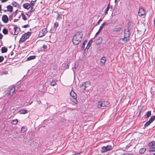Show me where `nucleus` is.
<instances>
[{
  "label": "nucleus",
  "instance_id": "1",
  "mask_svg": "<svg viewBox=\"0 0 155 155\" xmlns=\"http://www.w3.org/2000/svg\"><path fill=\"white\" fill-rule=\"evenodd\" d=\"M83 37V34L81 32H78L76 33L72 39V42L75 45L78 44L81 41Z\"/></svg>",
  "mask_w": 155,
  "mask_h": 155
},
{
  "label": "nucleus",
  "instance_id": "38",
  "mask_svg": "<svg viewBox=\"0 0 155 155\" xmlns=\"http://www.w3.org/2000/svg\"><path fill=\"white\" fill-rule=\"evenodd\" d=\"M4 59V57L2 56H0V63L2 62Z\"/></svg>",
  "mask_w": 155,
  "mask_h": 155
},
{
  "label": "nucleus",
  "instance_id": "15",
  "mask_svg": "<svg viewBox=\"0 0 155 155\" xmlns=\"http://www.w3.org/2000/svg\"><path fill=\"white\" fill-rule=\"evenodd\" d=\"M7 11H10V12H12V7L10 5H8L7 6Z\"/></svg>",
  "mask_w": 155,
  "mask_h": 155
},
{
  "label": "nucleus",
  "instance_id": "10",
  "mask_svg": "<svg viewBox=\"0 0 155 155\" xmlns=\"http://www.w3.org/2000/svg\"><path fill=\"white\" fill-rule=\"evenodd\" d=\"M2 19L4 23H7L9 19L6 15H3L2 17Z\"/></svg>",
  "mask_w": 155,
  "mask_h": 155
},
{
  "label": "nucleus",
  "instance_id": "24",
  "mask_svg": "<svg viewBox=\"0 0 155 155\" xmlns=\"http://www.w3.org/2000/svg\"><path fill=\"white\" fill-rule=\"evenodd\" d=\"M18 121L17 119L13 120L11 122V124H12L16 125L18 123Z\"/></svg>",
  "mask_w": 155,
  "mask_h": 155
},
{
  "label": "nucleus",
  "instance_id": "31",
  "mask_svg": "<svg viewBox=\"0 0 155 155\" xmlns=\"http://www.w3.org/2000/svg\"><path fill=\"white\" fill-rule=\"evenodd\" d=\"M155 119V116H153L151 117L149 121L151 123Z\"/></svg>",
  "mask_w": 155,
  "mask_h": 155
},
{
  "label": "nucleus",
  "instance_id": "54",
  "mask_svg": "<svg viewBox=\"0 0 155 155\" xmlns=\"http://www.w3.org/2000/svg\"><path fill=\"white\" fill-rule=\"evenodd\" d=\"M26 14L28 15V14Z\"/></svg>",
  "mask_w": 155,
  "mask_h": 155
},
{
  "label": "nucleus",
  "instance_id": "27",
  "mask_svg": "<svg viewBox=\"0 0 155 155\" xmlns=\"http://www.w3.org/2000/svg\"><path fill=\"white\" fill-rule=\"evenodd\" d=\"M2 32L5 35H7L8 34V30L6 28H4Z\"/></svg>",
  "mask_w": 155,
  "mask_h": 155
},
{
  "label": "nucleus",
  "instance_id": "18",
  "mask_svg": "<svg viewBox=\"0 0 155 155\" xmlns=\"http://www.w3.org/2000/svg\"><path fill=\"white\" fill-rule=\"evenodd\" d=\"M19 112L20 114H25L28 113L27 110L24 109H21L20 111Z\"/></svg>",
  "mask_w": 155,
  "mask_h": 155
},
{
  "label": "nucleus",
  "instance_id": "5",
  "mask_svg": "<svg viewBox=\"0 0 155 155\" xmlns=\"http://www.w3.org/2000/svg\"><path fill=\"white\" fill-rule=\"evenodd\" d=\"M130 34V33L129 29L128 28L126 29L124 32V37L123 39V40L127 41L129 38Z\"/></svg>",
  "mask_w": 155,
  "mask_h": 155
},
{
  "label": "nucleus",
  "instance_id": "40",
  "mask_svg": "<svg viewBox=\"0 0 155 155\" xmlns=\"http://www.w3.org/2000/svg\"><path fill=\"white\" fill-rule=\"evenodd\" d=\"M12 17H13V16L12 15H10L9 16V20L10 21H11V20H12Z\"/></svg>",
  "mask_w": 155,
  "mask_h": 155
},
{
  "label": "nucleus",
  "instance_id": "25",
  "mask_svg": "<svg viewBox=\"0 0 155 155\" xmlns=\"http://www.w3.org/2000/svg\"><path fill=\"white\" fill-rule=\"evenodd\" d=\"M27 130V129L26 128L24 127H22L21 130V133H24Z\"/></svg>",
  "mask_w": 155,
  "mask_h": 155
},
{
  "label": "nucleus",
  "instance_id": "13",
  "mask_svg": "<svg viewBox=\"0 0 155 155\" xmlns=\"http://www.w3.org/2000/svg\"><path fill=\"white\" fill-rule=\"evenodd\" d=\"M106 61V58L105 57H103L101 58V62L103 65H104Z\"/></svg>",
  "mask_w": 155,
  "mask_h": 155
},
{
  "label": "nucleus",
  "instance_id": "4",
  "mask_svg": "<svg viewBox=\"0 0 155 155\" xmlns=\"http://www.w3.org/2000/svg\"><path fill=\"white\" fill-rule=\"evenodd\" d=\"M109 103L107 101H100L98 102V107L100 108L101 107H106L109 106Z\"/></svg>",
  "mask_w": 155,
  "mask_h": 155
},
{
  "label": "nucleus",
  "instance_id": "53",
  "mask_svg": "<svg viewBox=\"0 0 155 155\" xmlns=\"http://www.w3.org/2000/svg\"><path fill=\"white\" fill-rule=\"evenodd\" d=\"M117 0H115V2H116L117 1Z\"/></svg>",
  "mask_w": 155,
  "mask_h": 155
},
{
  "label": "nucleus",
  "instance_id": "29",
  "mask_svg": "<svg viewBox=\"0 0 155 155\" xmlns=\"http://www.w3.org/2000/svg\"><path fill=\"white\" fill-rule=\"evenodd\" d=\"M149 152H153L155 151V147H152L150 148L149 149Z\"/></svg>",
  "mask_w": 155,
  "mask_h": 155
},
{
  "label": "nucleus",
  "instance_id": "34",
  "mask_svg": "<svg viewBox=\"0 0 155 155\" xmlns=\"http://www.w3.org/2000/svg\"><path fill=\"white\" fill-rule=\"evenodd\" d=\"M151 123L149 120L144 125L145 127H146L148 126Z\"/></svg>",
  "mask_w": 155,
  "mask_h": 155
},
{
  "label": "nucleus",
  "instance_id": "6",
  "mask_svg": "<svg viewBox=\"0 0 155 155\" xmlns=\"http://www.w3.org/2000/svg\"><path fill=\"white\" fill-rule=\"evenodd\" d=\"M15 91V87L13 86H10L8 88V91L7 93L8 95H12Z\"/></svg>",
  "mask_w": 155,
  "mask_h": 155
},
{
  "label": "nucleus",
  "instance_id": "41",
  "mask_svg": "<svg viewBox=\"0 0 155 155\" xmlns=\"http://www.w3.org/2000/svg\"><path fill=\"white\" fill-rule=\"evenodd\" d=\"M34 11V9H33V7H31V9L30 11V13H31L32 12H33Z\"/></svg>",
  "mask_w": 155,
  "mask_h": 155
},
{
  "label": "nucleus",
  "instance_id": "30",
  "mask_svg": "<svg viewBox=\"0 0 155 155\" xmlns=\"http://www.w3.org/2000/svg\"><path fill=\"white\" fill-rule=\"evenodd\" d=\"M106 24V23L105 22H104L102 25H101L100 26V28H99V30L100 31H101V30H102V28H103L104 27V26Z\"/></svg>",
  "mask_w": 155,
  "mask_h": 155
},
{
  "label": "nucleus",
  "instance_id": "2",
  "mask_svg": "<svg viewBox=\"0 0 155 155\" xmlns=\"http://www.w3.org/2000/svg\"><path fill=\"white\" fill-rule=\"evenodd\" d=\"M31 33L30 32H27L23 35L19 41V43H22L24 42L31 35Z\"/></svg>",
  "mask_w": 155,
  "mask_h": 155
},
{
  "label": "nucleus",
  "instance_id": "37",
  "mask_svg": "<svg viewBox=\"0 0 155 155\" xmlns=\"http://www.w3.org/2000/svg\"><path fill=\"white\" fill-rule=\"evenodd\" d=\"M90 41H89L87 44V47H86V49H88L90 47V46L91 45V44L90 43Z\"/></svg>",
  "mask_w": 155,
  "mask_h": 155
},
{
  "label": "nucleus",
  "instance_id": "8",
  "mask_svg": "<svg viewBox=\"0 0 155 155\" xmlns=\"http://www.w3.org/2000/svg\"><path fill=\"white\" fill-rule=\"evenodd\" d=\"M90 84V82L89 81H86L81 86V88H82L84 90L86 89V88L88 87Z\"/></svg>",
  "mask_w": 155,
  "mask_h": 155
},
{
  "label": "nucleus",
  "instance_id": "26",
  "mask_svg": "<svg viewBox=\"0 0 155 155\" xmlns=\"http://www.w3.org/2000/svg\"><path fill=\"white\" fill-rule=\"evenodd\" d=\"M107 151V149L104 146L102 148L101 151L102 153L105 152Z\"/></svg>",
  "mask_w": 155,
  "mask_h": 155
},
{
  "label": "nucleus",
  "instance_id": "39",
  "mask_svg": "<svg viewBox=\"0 0 155 155\" xmlns=\"http://www.w3.org/2000/svg\"><path fill=\"white\" fill-rule=\"evenodd\" d=\"M58 25V23L57 22H56L54 24V26L57 27Z\"/></svg>",
  "mask_w": 155,
  "mask_h": 155
},
{
  "label": "nucleus",
  "instance_id": "51",
  "mask_svg": "<svg viewBox=\"0 0 155 155\" xmlns=\"http://www.w3.org/2000/svg\"><path fill=\"white\" fill-rule=\"evenodd\" d=\"M153 155H155V153H153Z\"/></svg>",
  "mask_w": 155,
  "mask_h": 155
},
{
  "label": "nucleus",
  "instance_id": "46",
  "mask_svg": "<svg viewBox=\"0 0 155 155\" xmlns=\"http://www.w3.org/2000/svg\"><path fill=\"white\" fill-rule=\"evenodd\" d=\"M43 48L44 49H46L47 48V46L45 45H44L43 46Z\"/></svg>",
  "mask_w": 155,
  "mask_h": 155
},
{
  "label": "nucleus",
  "instance_id": "35",
  "mask_svg": "<svg viewBox=\"0 0 155 155\" xmlns=\"http://www.w3.org/2000/svg\"><path fill=\"white\" fill-rule=\"evenodd\" d=\"M87 41H84L82 44V46H81V49L83 50L84 48V46L85 44L86 43Z\"/></svg>",
  "mask_w": 155,
  "mask_h": 155
},
{
  "label": "nucleus",
  "instance_id": "12",
  "mask_svg": "<svg viewBox=\"0 0 155 155\" xmlns=\"http://www.w3.org/2000/svg\"><path fill=\"white\" fill-rule=\"evenodd\" d=\"M14 34L17 35L18 33V32L20 30V29L18 28L16 26H15L14 28Z\"/></svg>",
  "mask_w": 155,
  "mask_h": 155
},
{
  "label": "nucleus",
  "instance_id": "22",
  "mask_svg": "<svg viewBox=\"0 0 155 155\" xmlns=\"http://www.w3.org/2000/svg\"><path fill=\"white\" fill-rule=\"evenodd\" d=\"M36 58V56L34 55L31 56L29 57H28L27 60L28 61H29L31 60L35 59Z\"/></svg>",
  "mask_w": 155,
  "mask_h": 155
},
{
  "label": "nucleus",
  "instance_id": "43",
  "mask_svg": "<svg viewBox=\"0 0 155 155\" xmlns=\"http://www.w3.org/2000/svg\"><path fill=\"white\" fill-rule=\"evenodd\" d=\"M69 64H68L66 66L64 67V68L66 69H68L69 68Z\"/></svg>",
  "mask_w": 155,
  "mask_h": 155
},
{
  "label": "nucleus",
  "instance_id": "16",
  "mask_svg": "<svg viewBox=\"0 0 155 155\" xmlns=\"http://www.w3.org/2000/svg\"><path fill=\"white\" fill-rule=\"evenodd\" d=\"M151 115V111H147L145 115V117L146 118H147L150 116Z\"/></svg>",
  "mask_w": 155,
  "mask_h": 155
},
{
  "label": "nucleus",
  "instance_id": "32",
  "mask_svg": "<svg viewBox=\"0 0 155 155\" xmlns=\"http://www.w3.org/2000/svg\"><path fill=\"white\" fill-rule=\"evenodd\" d=\"M105 147L106 148L107 151L110 150L112 149V146L110 145H107Z\"/></svg>",
  "mask_w": 155,
  "mask_h": 155
},
{
  "label": "nucleus",
  "instance_id": "11",
  "mask_svg": "<svg viewBox=\"0 0 155 155\" xmlns=\"http://www.w3.org/2000/svg\"><path fill=\"white\" fill-rule=\"evenodd\" d=\"M23 6L24 8L26 9H28L31 7L30 4L28 3L24 4L23 5Z\"/></svg>",
  "mask_w": 155,
  "mask_h": 155
},
{
  "label": "nucleus",
  "instance_id": "20",
  "mask_svg": "<svg viewBox=\"0 0 155 155\" xmlns=\"http://www.w3.org/2000/svg\"><path fill=\"white\" fill-rule=\"evenodd\" d=\"M57 81L56 80H53L52 81H50V84L51 86H54L56 84V82Z\"/></svg>",
  "mask_w": 155,
  "mask_h": 155
},
{
  "label": "nucleus",
  "instance_id": "52",
  "mask_svg": "<svg viewBox=\"0 0 155 155\" xmlns=\"http://www.w3.org/2000/svg\"><path fill=\"white\" fill-rule=\"evenodd\" d=\"M31 4H32L33 5H33V3H32V2H31Z\"/></svg>",
  "mask_w": 155,
  "mask_h": 155
},
{
  "label": "nucleus",
  "instance_id": "17",
  "mask_svg": "<svg viewBox=\"0 0 155 155\" xmlns=\"http://www.w3.org/2000/svg\"><path fill=\"white\" fill-rule=\"evenodd\" d=\"M155 145V142L154 141H152L148 144V146L149 147H152Z\"/></svg>",
  "mask_w": 155,
  "mask_h": 155
},
{
  "label": "nucleus",
  "instance_id": "49",
  "mask_svg": "<svg viewBox=\"0 0 155 155\" xmlns=\"http://www.w3.org/2000/svg\"><path fill=\"white\" fill-rule=\"evenodd\" d=\"M8 0H2V1H1V2L2 3H4L7 1Z\"/></svg>",
  "mask_w": 155,
  "mask_h": 155
},
{
  "label": "nucleus",
  "instance_id": "36",
  "mask_svg": "<svg viewBox=\"0 0 155 155\" xmlns=\"http://www.w3.org/2000/svg\"><path fill=\"white\" fill-rule=\"evenodd\" d=\"M12 5L16 7L18 5V4L17 2H13L12 3Z\"/></svg>",
  "mask_w": 155,
  "mask_h": 155
},
{
  "label": "nucleus",
  "instance_id": "56",
  "mask_svg": "<svg viewBox=\"0 0 155 155\" xmlns=\"http://www.w3.org/2000/svg\"><path fill=\"white\" fill-rule=\"evenodd\" d=\"M0 1H1V0H0ZM1 1H2V0H1Z\"/></svg>",
  "mask_w": 155,
  "mask_h": 155
},
{
  "label": "nucleus",
  "instance_id": "48",
  "mask_svg": "<svg viewBox=\"0 0 155 155\" xmlns=\"http://www.w3.org/2000/svg\"><path fill=\"white\" fill-rule=\"evenodd\" d=\"M3 37V35L0 33V40Z\"/></svg>",
  "mask_w": 155,
  "mask_h": 155
},
{
  "label": "nucleus",
  "instance_id": "7",
  "mask_svg": "<svg viewBox=\"0 0 155 155\" xmlns=\"http://www.w3.org/2000/svg\"><path fill=\"white\" fill-rule=\"evenodd\" d=\"M47 32L46 28L43 29L39 32V36L40 37H42L44 36Z\"/></svg>",
  "mask_w": 155,
  "mask_h": 155
},
{
  "label": "nucleus",
  "instance_id": "50",
  "mask_svg": "<svg viewBox=\"0 0 155 155\" xmlns=\"http://www.w3.org/2000/svg\"><path fill=\"white\" fill-rule=\"evenodd\" d=\"M37 102L38 104H40L41 103V101H37Z\"/></svg>",
  "mask_w": 155,
  "mask_h": 155
},
{
  "label": "nucleus",
  "instance_id": "9",
  "mask_svg": "<svg viewBox=\"0 0 155 155\" xmlns=\"http://www.w3.org/2000/svg\"><path fill=\"white\" fill-rule=\"evenodd\" d=\"M145 14V12L144 8L143 7H141L139 8L138 15L140 16H142Z\"/></svg>",
  "mask_w": 155,
  "mask_h": 155
},
{
  "label": "nucleus",
  "instance_id": "21",
  "mask_svg": "<svg viewBox=\"0 0 155 155\" xmlns=\"http://www.w3.org/2000/svg\"><path fill=\"white\" fill-rule=\"evenodd\" d=\"M122 28L121 27L116 28L114 29V31L115 32H119L121 31Z\"/></svg>",
  "mask_w": 155,
  "mask_h": 155
},
{
  "label": "nucleus",
  "instance_id": "42",
  "mask_svg": "<svg viewBox=\"0 0 155 155\" xmlns=\"http://www.w3.org/2000/svg\"><path fill=\"white\" fill-rule=\"evenodd\" d=\"M78 64L77 63H75L74 64V68L75 69L76 68H77V67H78Z\"/></svg>",
  "mask_w": 155,
  "mask_h": 155
},
{
  "label": "nucleus",
  "instance_id": "23",
  "mask_svg": "<svg viewBox=\"0 0 155 155\" xmlns=\"http://www.w3.org/2000/svg\"><path fill=\"white\" fill-rule=\"evenodd\" d=\"M146 150V148H142L140 150L139 152L140 153L143 154L145 152Z\"/></svg>",
  "mask_w": 155,
  "mask_h": 155
},
{
  "label": "nucleus",
  "instance_id": "28",
  "mask_svg": "<svg viewBox=\"0 0 155 155\" xmlns=\"http://www.w3.org/2000/svg\"><path fill=\"white\" fill-rule=\"evenodd\" d=\"M109 8H110V4H109L108 5V6H107V8L105 9V11L104 12V13L105 15H107V12L108 11V10H109Z\"/></svg>",
  "mask_w": 155,
  "mask_h": 155
},
{
  "label": "nucleus",
  "instance_id": "33",
  "mask_svg": "<svg viewBox=\"0 0 155 155\" xmlns=\"http://www.w3.org/2000/svg\"><path fill=\"white\" fill-rule=\"evenodd\" d=\"M21 15L22 16V19L24 20H26L27 19V18L24 15V14L23 13H21Z\"/></svg>",
  "mask_w": 155,
  "mask_h": 155
},
{
  "label": "nucleus",
  "instance_id": "45",
  "mask_svg": "<svg viewBox=\"0 0 155 155\" xmlns=\"http://www.w3.org/2000/svg\"><path fill=\"white\" fill-rule=\"evenodd\" d=\"M102 21V19H101V18L100 19H99V20L97 22V24L98 25L99 24V23H100V22L101 21Z\"/></svg>",
  "mask_w": 155,
  "mask_h": 155
},
{
  "label": "nucleus",
  "instance_id": "55",
  "mask_svg": "<svg viewBox=\"0 0 155 155\" xmlns=\"http://www.w3.org/2000/svg\"><path fill=\"white\" fill-rule=\"evenodd\" d=\"M68 1H69L70 0H67Z\"/></svg>",
  "mask_w": 155,
  "mask_h": 155
},
{
  "label": "nucleus",
  "instance_id": "14",
  "mask_svg": "<svg viewBox=\"0 0 155 155\" xmlns=\"http://www.w3.org/2000/svg\"><path fill=\"white\" fill-rule=\"evenodd\" d=\"M102 38L101 37H98V39L96 40V43L97 44H100L102 41Z\"/></svg>",
  "mask_w": 155,
  "mask_h": 155
},
{
  "label": "nucleus",
  "instance_id": "47",
  "mask_svg": "<svg viewBox=\"0 0 155 155\" xmlns=\"http://www.w3.org/2000/svg\"><path fill=\"white\" fill-rule=\"evenodd\" d=\"M100 31H100L99 30L95 34V37L96 36L100 33Z\"/></svg>",
  "mask_w": 155,
  "mask_h": 155
},
{
  "label": "nucleus",
  "instance_id": "44",
  "mask_svg": "<svg viewBox=\"0 0 155 155\" xmlns=\"http://www.w3.org/2000/svg\"><path fill=\"white\" fill-rule=\"evenodd\" d=\"M29 27V25H24L23 27V28H27L28 27Z\"/></svg>",
  "mask_w": 155,
  "mask_h": 155
},
{
  "label": "nucleus",
  "instance_id": "3",
  "mask_svg": "<svg viewBox=\"0 0 155 155\" xmlns=\"http://www.w3.org/2000/svg\"><path fill=\"white\" fill-rule=\"evenodd\" d=\"M71 96V99L73 101L75 104H77L78 103L77 100V96L76 94L73 91H71L70 93Z\"/></svg>",
  "mask_w": 155,
  "mask_h": 155
},
{
  "label": "nucleus",
  "instance_id": "19",
  "mask_svg": "<svg viewBox=\"0 0 155 155\" xmlns=\"http://www.w3.org/2000/svg\"><path fill=\"white\" fill-rule=\"evenodd\" d=\"M8 49L5 47H3L2 48L1 51L2 53L6 52L7 51Z\"/></svg>",
  "mask_w": 155,
  "mask_h": 155
}]
</instances>
